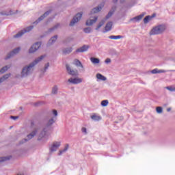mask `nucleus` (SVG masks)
Instances as JSON below:
<instances>
[{"mask_svg": "<svg viewBox=\"0 0 175 175\" xmlns=\"http://www.w3.org/2000/svg\"><path fill=\"white\" fill-rule=\"evenodd\" d=\"M44 57H46V55H41V57H39V58L35 59L31 64H29L27 67H25L22 70V77H25V76H28V75H31V72L33 71L34 66L38 64L40 61H42Z\"/></svg>", "mask_w": 175, "mask_h": 175, "instance_id": "obj_1", "label": "nucleus"}, {"mask_svg": "<svg viewBox=\"0 0 175 175\" xmlns=\"http://www.w3.org/2000/svg\"><path fill=\"white\" fill-rule=\"evenodd\" d=\"M165 30V27L164 25H159V27H155L152 28L150 32V35H157L158 33H162L163 31Z\"/></svg>", "mask_w": 175, "mask_h": 175, "instance_id": "obj_2", "label": "nucleus"}, {"mask_svg": "<svg viewBox=\"0 0 175 175\" xmlns=\"http://www.w3.org/2000/svg\"><path fill=\"white\" fill-rule=\"evenodd\" d=\"M112 11L111 10L110 12L108 13V14L106 16L105 19H102V21H100V22H99L98 25H97L96 29H100V28H101V27H103V25H104L105 22L107 21V19H109V18H110L111 16H112L113 15Z\"/></svg>", "mask_w": 175, "mask_h": 175, "instance_id": "obj_3", "label": "nucleus"}, {"mask_svg": "<svg viewBox=\"0 0 175 175\" xmlns=\"http://www.w3.org/2000/svg\"><path fill=\"white\" fill-rule=\"evenodd\" d=\"M82 16V12L81 14H77V15L73 18L72 21H71V22L70 23V27H73V25H75V23L79 22L80 19H81Z\"/></svg>", "mask_w": 175, "mask_h": 175, "instance_id": "obj_4", "label": "nucleus"}, {"mask_svg": "<svg viewBox=\"0 0 175 175\" xmlns=\"http://www.w3.org/2000/svg\"><path fill=\"white\" fill-rule=\"evenodd\" d=\"M41 46V42H36L33 44L32 46H31L30 49H29V53H32L39 50L40 46Z\"/></svg>", "mask_w": 175, "mask_h": 175, "instance_id": "obj_5", "label": "nucleus"}, {"mask_svg": "<svg viewBox=\"0 0 175 175\" xmlns=\"http://www.w3.org/2000/svg\"><path fill=\"white\" fill-rule=\"evenodd\" d=\"M66 68L67 72H68V75H71V76H78L79 72L77 70H72V68H70L68 64L66 65Z\"/></svg>", "mask_w": 175, "mask_h": 175, "instance_id": "obj_6", "label": "nucleus"}, {"mask_svg": "<svg viewBox=\"0 0 175 175\" xmlns=\"http://www.w3.org/2000/svg\"><path fill=\"white\" fill-rule=\"evenodd\" d=\"M60 146H61V142H53L50 148V151L51 152L57 151V148H59Z\"/></svg>", "mask_w": 175, "mask_h": 175, "instance_id": "obj_7", "label": "nucleus"}, {"mask_svg": "<svg viewBox=\"0 0 175 175\" xmlns=\"http://www.w3.org/2000/svg\"><path fill=\"white\" fill-rule=\"evenodd\" d=\"M33 28V27H29L28 28H26V29H24L23 31H21V32H18L16 35H14V38H20V36H22L23 33H25V32H29V31H31Z\"/></svg>", "mask_w": 175, "mask_h": 175, "instance_id": "obj_8", "label": "nucleus"}, {"mask_svg": "<svg viewBox=\"0 0 175 175\" xmlns=\"http://www.w3.org/2000/svg\"><path fill=\"white\" fill-rule=\"evenodd\" d=\"M20 51H21L20 47L15 48V49H13V51H12V53L8 54V55H7V57H5V59H8V58H10L13 55H15V54H18Z\"/></svg>", "mask_w": 175, "mask_h": 175, "instance_id": "obj_9", "label": "nucleus"}, {"mask_svg": "<svg viewBox=\"0 0 175 175\" xmlns=\"http://www.w3.org/2000/svg\"><path fill=\"white\" fill-rule=\"evenodd\" d=\"M69 83H72V84H79V83H82L83 79H80L78 77H76L75 79L71 78L68 79Z\"/></svg>", "mask_w": 175, "mask_h": 175, "instance_id": "obj_10", "label": "nucleus"}, {"mask_svg": "<svg viewBox=\"0 0 175 175\" xmlns=\"http://www.w3.org/2000/svg\"><path fill=\"white\" fill-rule=\"evenodd\" d=\"M98 21V16H94L93 19H88L86 22V25H93L94 23H95Z\"/></svg>", "mask_w": 175, "mask_h": 175, "instance_id": "obj_11", "label": "nucleus"}, {"mask_svg": "<svg viewBox=\"0 0 175 175\" xmlns=\"http://www.w3.org/2000/svg\"><path fill=\"white\" fill-rule=\"evenodd\" d=\"M88 45H83V46H81V48L77 49V53H84L85 51H88Z\"/></svg>", "mask_w": 175, "mask_h": 175, "instance_id": "obj_12", "label": "nucleus"}, {"mask_svg": "<svg viewBox=\"0 0 175 175\" xmlns=\"http://www.w3.org/2000/svg\"><path fill=\"white\" fill-rule=\"evenodd\" d=\"M104 6V5H102V6H98L97 8H94L91 10L90 14L92 15V13H98V12H100L102 10V8Z\"/></svg>", "mask_w": 175, "mask_h": 175, "instance_id": "obj_13", "label": "nucleus"}, {"mask_svg": "<svg viewBox=\"0 0 175 175\" xmlns=\"http://www.w3.org/2000/svg\"><path fill=\"white\" fill-rule=\"evenodd\" d=\"M113 27V23L112 22H108L106 25H105V31L107 32L108 31H111V28Z\"/></svg>", "mask_w": 175, "mask_h": 175, "instance_id": "obj_14", "label": "nucleus"}, {"mask_svg": "<svg viewBox=\"0 0 175 175\" xmlns=\"http://www.w3.org/2000/svg\"><path fill=\"white\" fill-rule=\"evenodd\" d=\"M91 118L93 119V120H100L102 119L101 116H100L99 115H97L96 113H93V115H92Z\"/></svg>", "mask_w": 175, "mask_h": 175, "instance_id": "obj_15", "label": "nucleus"}, {"mask_svg": "<svg viewBox=\"0 0 175 175\" xmlns=\"http://www.w3.org/2000/svg\"><path fill=\"white\" fill-rule=\"evenodd\" d=\"M50 12H51V10H47L46 12H45L44 14V15H42V16H40V18H38V21H42V19H44V18H46V16H48V15H49Z\"/></svg>", "mask_w": 175, "mask_h": 175, "instance_id": "obj_16", "label": "nucleus"}, {"mask_svg": "<svg viewBox=\"0 0 175 175\" xmlns=\"http://www.w3.org/2000/svg\"><path fill=\"white\" fill-rule=\"evenodd\" d=\"M90 59L92 62H93V64H99V62H100L99 58H95L94 57H92Z\"/></svg>", "mask_w": 175, "mask_h": 175, "instance_id": "obj_17", "label": "nucleus"}, {"mask_svg": "<svg viewBox=\"0 0 175 175\" xmlns=\"http://www.w3.org/2000/svg\"><path fill=\"white\" fill-rule=\"evenodd\" d=\"M152 16L154 17V16H155V15H153ZM152 16H150L149 15L146 16L144 18V23H148L153 18Z\"/></svg>", "mask_w": 175, "mask_h": 175, "instance_id": "obj_18", "label": "nucleus"}, {"mask_svg": "<svg viewBox=\"0 0 175 175\" xmlns=\"http://www.w3.org/2000/svg\"><path fill=\"white\" fill-rule=\"evenodd\" d=\"M144 16V14L139 15L138 16H135L131 19V21H141V19H143Z\"/></svg>", "mask_w": 175, "mask_h": 175, "instance_id": "obj_19", "label": "nucleus"}, {"mask_svg": "<svg viewBox=\"0 0 175 175\" xmlns=\"http://www.w3.org/2000/svg\"><path fill=\"white\" fill-rule=\"evenodd\" d=\"M57 35H55V37H53L52 38H51V40H49V44H53L54 42H55V41H57Z\"/></svg>", "mask_w": 175, "mask_h": 175, "instance_id": "obj_20", "label": "nucleus"}, {"mask_svg": "<svg viewBox=\"0 0 175 175\" xmlns=\"http://www.w3.org/2000/svg\"><path fill=\"white\" fill-rule=\"evenodd\" d=\"M152 75H156L157 72H165V70H158V68H154L152 70Z\"/></svg>", "mask_w": 175, "mask_h": 175, "instance_id": "obj_21", "label": "nucleus"}, {"mask_svg": "<svg viewBox=\"0 0 175 175\" xmlns=\"http://www.w3.org/2000/svg\"><path fill=\"white\" fill-rule=\"evenodd\" d=\"M96 77L99 80H103L104 81L107 80L106 77H105V76H103V74H96Z\"/></svg>", "mask_w": 175, "mask_h": 175, "instance_id": "obj_22", "label": "nucleus"}, {"mask_svg": "<svg viewBox=\"0 0 175 175\" xmlns=\"http://www.w3.org/2000/svg\"><path fill=\"white\" fill-rule=\"evenodd\" d=\"M9 77H10V74H5V76L0 79V83H2V81H4V80H6L7 79H9Z\"/></svg>", "mask_w": 175, "mask_h": 175, "instance_id": "obj_23", "label": "nucleus"}, {"mask_svg": "<svg viewBox=\"0 0 175 175\" xmlns=\"http://www.w3.org/2000/svg\"><path fill=\"white\" fill-rule=\"evenodd\" d=\"M68 148H69V144H66V145L65 146L64 150H60L59 152V155H62V154H63V152H66V151L68 150Z\"/></svg>", "mask_w": 175, "mask_h": 175, "instance_id": "obj_24", "label": "nucleus"}, {"mask_svg": "<svg viewBox=\"0 0 175 175\" xmlns=\"http://www.w3.org/2000/svg\"><path fill=\"white\" fill-rule=\"evenodd\" d=\"M74 64H75V66H80L81 67H83V64H81L79 59H75Z\"/></svg>", "mask_w": 175, "mask_h": 175, "instance_id": "obj_25", "label": "nucleus"}, {"mask_svg": "<svg viewBox=\"0 0 175 175\" xmlns=\"http://www.w3.org/2000/svg\"><path fill=\"white\" fill-rule=\"evenodd\" d=\"M111 40H118L119 38H121L120 35H111V36L109 37Z\"/></svg>", "mask_w": 175, "mask_h": 175, "instance_id": "obj_26", "label": "nucleus"}, {"mask_svg": "<svg viewBox=\"0 0 175 175\" xmlns=\"http://www.w3.org/2000/svg\"><path fill=\"white\" fill-rule=\"evenodd\" d=\"M36 132H31V133H29V135H27L28 139H31V138H33V136H35Z\"/></svg>", "mask_w": 175, "mask_h": 175, "instance_id": "obj_27", "label": "nucleus"}, {"mask_svg": "<svg viewBox=\"0 0 175 175\" xmlns=\"http://www.w3.org/2000/svg\"><path fill=\"white\" fill-rule=\"evenodd\" d=\"M10 157H1L0 158V163L3 162V161H7V159H10Z\"/></svg>", "mask_w": 175, "mask_h": 175, "instance_id": "obj_28", "label": "nucleus"}, {"mask_svg": "<svg viewBox=\"0 0 175 175\" xmlns=\"http://www.w3.org/2000/svg\"><path fill=\"white\" fill-rule=\"evenodd\" d=\"M157 113H162V111H163V109L161 106H158L157 107Z\"/></svg>", "mask_w": 175, "mask_h": 175, "instance_id": "obj_29", "label": "nucleus"}, {"mask_svg": "<svg viewBox=\"0 0 175 175\" xmlns=\"http://www.w3.org/2000/svg\"><path fill=\"white\" fill-rule=\"evenodd\" d=\"M102 106H107L109 105V100H102Z\"/></svg>", "mask_w": 175, "mask_h": 175, "instance_id": "obj_30", "label": "nucleus"}, {"mask_svg": "<svg viewBox=\"0 0 175 175\" xmlns=\"http://www.w3.org/2000/svg\"><path fill=\"white\" fill-rule=\"evenodd\" d=\"M9 67L8 66H5V67H3L1 70H0V72H5L7 70H8Z\"/></svg>", "mask_w": 175, "mask_h": 175, "instance_id": "obj_31", "label": "nucleus"}, {"mask_svg": "<svg viewBox=\"0 0 175 175\" xmlns=\"http://www.w3.org/2000/svg\"><path fill=\"white\" fill-rule=\"evenodd\" d=\"M72 50V48H69V49H64V54H67L68 53H71Z\"/></svg>", "mask_w": 175, "mask_h": 175, "instance_id": "obj_32", "label": "nucleus"}, {"mask_svg": "<svg viewBox=\"0 0 175 175\" xmlns=\"http://www.w3.org/2000/svg\"><path fill=\"white\" fill-rule=\"evenodd\" d=\"M57 90H58V89H57V86H54V88H53V90H52V93L55 94L57 92Z\"/></svg>", "mask_w": 175, "mask_h": 175, "instance_id": "obj_33", "label": "nucleus"}, {"mask_svg": "<svg viewBox=\"0 0 175 175\" xmlns=\"http://www.w3.org/2000/svg\"><path fill=\"white\" fill-rule=\"evenodd\" d=\"M92 29L91 28H85L84 29V32L89 33L90 32H91Z\"/></svg>", "mask_w": 175, "mask_h": 175, "instance_id": "obj_34", "label": "nucleus"}, {"mask_svg": "<svg viewBox=\"0 0 175 175\" xmlns=\"http://www.w3.org/2000/svg\"><path fill=\"white\" fill-rule=\"evenodd\" d=\"M54 119H50V120L48 122V125H52V124H54Z\"/></svg>", "mask_w": 175, "mask_h": 175, "instance_id": "obj_35", "label": "nucleus"}, {"mask_svg": "<svg viewBox=\"0 0 175 175\" xmlns=\"http://www.w3.org/2000/svg\"><path fill=\"white\" fill-rule=\"evenodd\" d=\"M111 58H106L105 59V62L107 64H109V62H111Z\"/></svg>", "mask_w": 175, "mask_h": 175, "instance_id": "obj_36", "label": "nucleus"}, {"mask_svg": "<svg viewBox=\"0 0 175 175\" xmlns=\"http://www.w3.org/2000/svg\"><path fill=\"white\" fill-rule=\"evenodd\" d=\"M50 64L49 63H47V64H46L45 67H44V71H46V70H47V68H49Z\"/></svg>", "mask_w": 175, "mask_h": 175, "instance_id": "obj_37", "label": "nucleus"}, {"mask_svg": "<svg viewBox=\"0 0 175 175\" xmlns=\"http://www.w3.org/2000/svg\"><path fill=\"white\" fill-rule=\"evenodd\" d=\"M53 115H55V116H57V111H56V109H54Z\"/></svg>", "mask_w": 175, "mask_h": 175, "instance_id": "obj_38", "label": "nucleus"}, {"mask_svg": "<svg viewBox=\"0 0 175 175\" xmlns=\"http://www.w3.org/2000/svg\"><path fill=\"white\" fill-rule=\"evenodd\" d=\"M82 132H84L85 133H87L86 128H82Z\"/></svg>", "mask_w": 175, "mask_h": 175, "instance_id": "obj_39", "label": "nucleus"}, {"mask_svg": "<svg viewBox=\"0 0 175 175\" xmlns=\"http://www.w3.org/2000/svg\"><path fill=\"white\" fill-rule=\"evenodd\" d=\"M5 15H13V12L10 10V14H4Z\"/></svg>", "mask_w": 175, "mask_h": 175, "instance_id": "obj_40", "label": "nucleus"}, {"mask_svg": "<svg viewBox=\"0 0 175 175\" xmlns=\"http://www.w3.org/2000/svg\"><path fill=\"white\" fill-rule=\"evenodd\" d=\"M167 89H168V90H171V91L175 90V89H172V88H167Z\"/></svg>", "mask_w": 175, "mask_h": 175, "instance_id": "obj_41", "label": "nucleus"}, {"mask_svg": "<svg viewBox=\"0 0 175 175\" xmlns=\"http://www.w3.org/2000/svg\"><path fill=\"white\" fill-rule=\"evenodd\" d=\"M11 118H12V119H18V116H11Z\"/></svg>", "mask_w": 175, "mask_h": 175, "instance_id": "obj_42", "label": "nucleus"}, {"mask_svg": "<svg viewBox=\"0 0 175 175\" xmlns=\"http://www.w3.org/2000/svg\"><path fill=\"white\" fill-rule=\"evenodd\" d=\"M171 109H172L171 107H167V111H170Z\"/></svg>", "mask_w": 175, "mask_h": 175, "instance_id": "obj_43", "label": "nucleus"}, {"mask_svg": "<svg viewBox=\"0 0 175 175\" xmlns=\"http://www.w3.org/2000/svg\"><path fill=\"white\" fill-rule=\"evenodd\" d=\"M125 0H120V2H124Z\"/></svg>", "mask_w": 175, "mask_h": 175, "instance_id": "obj_44", "label": "nucleus"}, {"mask_svg": "<svg viewBox=\"0 0 175 175\" xmlns=\"http://www.w3.org/2000/svg\"><path fill=\"white\" fill-rule=\"evenodd\" d=\"M113 2H118V0H113Z\"/></svg>", "mask_w": 175, "mask_h": 175, "instance_id": "obj_45", "label": "nucleus"}, {"mask_svg": "<svg viewBox=\"0 0 175 175\" xmlns=\"http://www.w3.org/2000/svg\"><path fill=\"white\" fill-rule=\"evenodd\" d=\"M55 28H57V27H55L54 28H53V29H55Z\"/></svg>", "mask_w": 175, "mask_h": 175, "instance_id": "obj_46", "label": "nucleus"}, {"mask_svg": "<svg viewBox=\"0 0 175 175\" xmlns=\"http://www.w3.org/2000/svg\"><path fill=\"white\" fill-rule=\"evenodd\" d=\"M25 141L26 142V141H27V139H25Z\"/></svg>", "mask_w": 175, "mask_h": 175, "instance_id": "obj_47", "label": "nucleus"}, {"mask_svg": "<svg viewBox=\"0 0 175 175\" xmlns=\"http://www.w3.org/2000/svg\"><path fill=\"white\" fill-rule=\"evenodd\" d=\"M17 175H23V174H17Z\"/></svg>", "mask_w": 175, "mask_h": 175, "instance_id": "obj_48", "label": "nucleus"}]
</instances>
